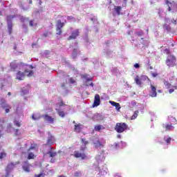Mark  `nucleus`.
I'll return each instance as SVG.
<instances>
[{"mask_svg": "<svg viewBox=\"0 0 177 177\" xmlns=\"http://www.w3.org/2000/svg\"><path fill=\"white\" fill-rule=\"evenodd\" d=\"M174 91V88H170V89L169 90V93H173Z\"/></svg>", "mask_w": 177, "mask_h": 177, "instance_id": "57", "label": "nucleus"}, {"mask_svg": "<svg viewBox=\"0 0 177 177\" xmlns=\"http://www.w3.org/2000/svg\"><path fill=\"white\" fill-rule=\"evenodd\" d=\"M165 23H167V24H169V19H168V18H165Z\"/></svg>", "mask_w": 177, "mask_h": 177, "instance_id": "55", "label": "nucleus"}, {"mask_svg": "<svg viewBox=\"0 0 177 177\" xmlns=\"http://www.w3.org/2000/svg\"><path fill=\"white\" fill-rule=\"evenodd\" d=\"M34 157H35V155H34L33 153L30 152L28 156V159L32 160V158H34Z\"/></svg>", "mask_w": 177, "mask_h": 177, "instance_id": "42", "label": "nucleus"}, {"mask_svg": "<svg viewBox=\"0 0 177 177\" xmlns=\"http://www.w3.org/2000/svg\"><path fill=\"white\" fill-rule=\"evenodd\" d=\"M164 85L165 88H171V84H169V82L168 81H164Z\"/></svg>", "mask_w": 177, "mask_h": 177, "instance_id": "41", "label": "nucleus"}, {"mask_svg": "<svg viewBox=\"0 0 177 177\" xmlns=\"http://www.w3.org/2000/svg\"><path fill=\"white\" fill-rule=\"evenodd\" d=\"M6 157V153L3 151H0V159L4 158Z\"/></svg>", "mask_w": 177, "mask_h": 177, "instance_id": "43", "label": "nucleus"}, {"mask_svg": "<svg viewBox=\"0 0 177 177\" xmlns=\"http://www.w3.org/2000/svg\"><path fill=\"white\" fill-rule=\"evenodd\" d=\"M17 164H19V162H10V164L8 165L7 167H6V177H9V172H10V171H12V169H13V168H15V165H17Z\"/></svg>", "mask_w": 177, "mask_h": 177, "instance_id": "14", "label": "nucleus"}, {"mask_svg": "<svg viewBox=\"0 0 177 177\" xmlns=\"http://www.w3.org/2000/svg\"><path fill=\"white\" fill-rule=\"evenodd\" d=\"M83 128H84V126H82V124H75L74 131L75 132H77V133H80V132H81Z\"/></svg>", "mask_w": 177, "mask_h": 177, "instance_id": "24", "label": "nucleus"}, {"mask_svg": "<svg viewBox=\"0 0 177 177\" xmlns=\"http://www.w3.org/2000/svg\"><path fill=\"white\" fill-rule=\"evenodd\" d=\"M104 151H101L100 152H99L95 157L97 165L94 164L93 168H94V169H95L96 171H99L98 177L107 175V167H106V166H104L103 169H100V167H99V164H102L103 161H104Z\"/></svg>", "mask_w": 177, "mask_h": 177, "instance_id": "1", "label": "nucleus"}, {"mask_svg": "<svg viewBox=\"0 0 177 177\" xmlns=\"http://www.w3.org/2000/svg\"><path fill=\"white\" fill-rule=\"evenodd\" d=\"M15 17L14 16H8L7 17V23H8V34H12V19Z\"/></svg>", "mask_w": 177, "mask_h": 177, "instance_id": "15", "label": "nucleus"}, {"mask_svg": "<svg viewBox=\"0 0 177 177\" xmlns=\"http://www.w3.org/2000/svg\"><path fill=\"white\" fill-rule=\"evenodd\" d=\"M171 23H173L174 24H176V20H172Z\"/></svg>", "mask_w": 177, "mask_h": 177, "instance_id": "62", "label": "nucleus"}, {"mask_svg": "<svg viewBox=\"0 0 177 177\" xmlns=\"http://www.w3.org/2000/svg\"><path fill=\"white\" fill-rule=\"evenodd\" d=\"M93 118H94V120H97V121H101L102 120H103V118L99 113H96L94 115Z\"/></svg>", "mask_w": 177, "mask_h": 177, "instance_id": "36", "label": "nucleus"}, {"mask_svg": "<svg viewBox=\"0 0 177 177\" xmlns=\"http://www.w3.org/2000/svg\"><path fill=\"white\" fill-rule=\"evenodd\" d=\"M4 125H5V122H2V120H0V137L2 135V132L5 129V128H3Z\"/></svg>", "mask_w": 177, "mask_h": 177, "instance_id": "33", "label": "nucleus"}, {"mask_svg": "<svg viewBox=\"0 0 177 177\" xmlns=\"http://www.w3.org/2000/svg\"><path fill=\"white\" fill-rule=\"evenodd\" d=\"M174 125L172 123H166L163 124V128H165V131H174L175 129Z\"/></svg>", "mask_w": 177, "mask_h": 177, "instance_id": "20", "label": "nucleus"}, {"mask_svg": "<svg viewBox=\"0 0 177 177\" xmlns=\"http://www.w3.org/2000/svg\"><path fill=\"white\" fill-rule=\"evenodd\" d=\"M121 6H115L114 7V10L115 12H116L117 15H118V16H120V15H121L120 12H121Z\"/></svg>", "mask_w": 177, "mask_h": 177, "instance_id": "34", "label": "nucleus"}, {"mask_svg": "<svg viewBox=\"0 0 177 177\" xmlns=\"http://www.w3.org/2000/svg\"><path fill=\"white\" fill-rule=\"evenodd\" d=\"M149 95L151 97H157V88L153 84H151V91L149 92Z\"/></svg>", "mask_w": 177, "mask_h": 177, "instance_id": "17", "label": "nucleus"}, {"mask_svg": "<svg viewBox=\"0 0 177 177\" xmlns=\"http://www.w3.org/2000/svg\"><path fill=\"white\" fill-rule=\"evenodd\" d=\"M45 176V174L44 172H41L40 174L35 175V177H44Z\"/></svg>", "mask_w": 177, "mask_h": 177, "instance_id": "47", "label": "nucleus"}, {"mask_svg": "<svg viewBox=\"0 0 177 177\" xmlns=\"http://www.w3.org/2000/svg\"><path fill=\"white\" fill-rule=\"evenodd\" d=\"M95 131H97V132H100V131H102L103 129V126L102 125H97L94 128Z\"/></svg>", "mask_w": 177, "mask_h": 177, "instance_id": "37", "label": "nucleus"}, {"mask_svg": "<svg viewBox=\"0 0 177 177\" xmlns=\"http://www.w3.org/2000/svg\"><path fill=\"white\" fill-rule=\"evenodd\" d=\"M64 26V23H62V21L60 19H58L57 21V35H62V28Z\"/></svg>", "mask_w": 177, "mask_h": 177, "instance_id": "12", "label": "nucleus"}, {"mask_svg": "<svg viewBox=\"0 0 177 177\" xmlns=\"http://www.w3.org/2000/svg\"><path fill=\"white\" fill-rule=\"evenodd\" d=\"M82 143H84V145L81 147V151H84V150L86 149V145H88V141H86L84 138H82Z\"/></svg>", "mask_w": 177, "mask_h": 177, "instance_id": "30", "label": "nucleus"}, {"mask_svg": "<svg viewBox=\"0 0 177 177\" xmlns=\"http://www.w3.org/2000/svg\"><path fill=\"white\" fill-rule=\"evenodd\" d=\"M175 63H176V58H175V56L168 55L166 60L167 66H168V67H174L175 66Z\"/></svg>", "mask_w": 177, "mask_h": 177, "instance_id": "8", "label": "nucleus"}, {"mask_svg": "<svg viewBox=\"0 0 177 177\" xmlns=\"http://www.w3.org/2000/svg\"><path fill=\"white\" fill-rule=\"evenodd\" d=\"M127 129H128V125L124 122L117 123L115 127V130L118 133H122V132L127 131Z\"/></svg>", "mask_w": 177, "mask_h": 177, "instance_id": "5", "label": "nucleus"}, {"mask_svg": "<svg viewBox=\"0 0 177 177\" xmlns=\"http://www.w3.org/2000/svg\"><path fill=\"white\" fill-rule=\"evenodd\" d=\"M143 44H144V45H146V46L149 45V43L147 41H146L145 43H143Z\"/></svg>", "mask_w": 177, "mask_h": 177, "instance_id": "64", "label": "nucleus"}, {"mask_svg": "<svg viewBox=\"0 0 177 177\" xmlns=\"http://www.w3.org/2000/svg\"><path fill=\"white\" fill-rule=\"evenodd\" d=\"M22 168L25 172H30L31 171V165L28 164V161L24 162Z\"/></svg>", "mask_w": 177, "mask_h": 177, "instance_id": "21", "label": "nucleus"}, {"mask_svg": "<svg viewBox=\"0 0 177 177\" xmlns=\"http://www.w3.org/2000/svg\"><path fill=\"white\" fill-rule=\"evenodd\" d=\"M30 91V85L27 84L25 87L21 88V95H27Z\"/></svg>", "mask_w": 177, "mask_h": 177, "instance_id": "26", "label": "nucleus"}, {"mask_svg": "<svg viewBox=\"0 0 177 177\" xmlns=\"http://www.w3.org/2000/svg\"><path fill=\"white\" fill-rule=\"evenodd\" d=\"M82 78H83L85 82H89V81H92V78L89 77V75H82Z\"/></svg>", "mask_w": 177, "mask_h": 177, "instance_id": "29", "label": "nucleus"}, {"mask_svg": "<svg viewBox=\"0 0 177 177\" xmlns=\"http://www.w3.org/2000/svg\"><path fill=\"white\" fill-rule=\"evenodd\" d=\"M26 74H27L28 77H32L34 72L32 71H30L28 72L27 70H25L24 72L19 71L16 74V79L19 80V81H23L26 77Z\"/></svg>", "mask_w": 177, "mask_h": 177, "instance_id": "2", "label": "nucleus"}, {"mask_svg": "<svg viewBox=\"0 0 177 177\" xmlns=\"http://www.w3.org/2000/svg\"><path fill=\"white\" fill-rule=\"evenodd\" d=\"M14 124H15V125H16V127H21V124L20 123V122L17 121V120L14 121Z\"/></svg>", "mask_w": 177, "mask_h": 177, "instance_id": "46", "label": "nucleus"}, {"mask_svg": "<svg viewBox=\"0 0 177 177\" xmlns=\"http://www.w3.org/2000/svg\"><path fill=\"white\" fill-rule=\"evenodd\" d=\"M86 86H89V85H90V86H93V83L91 82L90 84L86 83Z\"/></svg>", "mask_w": 177, "mask_h": 177, "instance_id": "56", "label": "nucleus"}, {"mask_svg": "<svg viewBox=\"0 0 177 177\" xmlns=\"http://www.w3.org/2000/svg\"><path fill=\"white\" fill-rule=\"evenodd\" d=\"M117 138H118V139L121 138V135H120V134H118V135L117 136Z\"/></svg>", "mask_w": 177, "mask_h": 177, "instance_id": "63", "label": "nucleus"}, {"mask_svg": "<svg viewBox=\"0 0 177 177\" xmlns=\"http://www.w3.org/2000/svg\"><path fill=\"white\" fill-rule=\"evenodd\" d=\"M105 52H106V56H108L109 57H112V56H113L112 51H111L110 50H105Z\"/></svg>", "mask_w": 177, "mask_h": 177, "instance_id": "39", "label": "nucleus"}, {"mask_svg": "<svg viewBox=\"0 0 177 177\" xmlns=\"http://www.w3.org/2000/svg\"><path fill=\"white\" fill-rule=\"evenodd\" d=\"M28 146V144L26 143L25 144V147L20 148L21 149H22L23 153H27L28 151H31V150H32V151H37V144H31L30 148H27Z\"/></svg>", "mask_w": 177, "mask_h": 177, "instance_id": "9", "label": "nucleus"}, {"mask_svg": "<svg viewBox=\"0 0 177 177\" xmlns=\"http://www.w3.org/2000/svg\"><path fill=\"white\" fill-rule=\"evenodd\" d=\"M69 82H70V84H75V80H74V79H73V78H70Z\"/></svg>", "mask_w": 177, "mask_h": 177, "instance_id": "51", "label": "nucleus"}, {"mask_svg": "<svg viewBox=\"0 0 177 177\" xmlns=\"http://www.w3.org/2000/svg\"><path fill=\"white\" fill-rule=\"evenodd\" d=\"M147 80L149 81V77L146 75H141L140 78L139 76H136L135 78V82L137 85H142V81H147Z\"/></svg>", "mask_w": 177, "mask_h": 177, "instance_id": "13", "label": "nucleus"}, {"mask_svg": "<svg viewBox=\"0 0 177 177\" xmlns=\"http://www.w3.org/2000/svg\"><path fill=\"white\" fill-rule=\"evenodd\" d=\"M56 156H57V153H56V151L52 150V148H50L48 151L46 153L44 154V157H49V158H51L50 162L52 164H53V162H55L56 161V159L55 158V157H56Z\"/></svg>", "mask_w": 177, "mask_h": 177, "instance_id": "4", "label": "nucleus"}, {"mask_svg": "<svg viewBox=\"0 0 177 177\" xmlns=\"http://www.w3.org/2000/svg\"><path fill=\"white\" fill-rule=\"evenodd\" d=\"M164 28H165V30H167V31H169V26H168V24H165L163 26Z\"/></svg>", "mask_w": 177, "mask_h": 177, "instance_id": "49", "label": "nucleus"}, {"mask_svg": "<svg viewBox=\"0 0 177 177\" xmlns=\"http://www.w3.org/2000/svg\"><path fill=\"white\" fill-rule=\"evenodd\" d=\"M164 140L166 142L167 145H169V143H171V138L169 136H166L164 137Z\"/></svg>", "mask_w": 177, "mask_h": 177, "instance_id": "35", "label": "nucleus"}, {"mask_svg": "<svg viewBox=\"0 0 177 177\" xmlns=\"http://www.w3.org/2000/svg\"><path fill=\"white\" fill-rule=\"evenodd\" d=\"M73 48V52L72 53V56L73 59H75L77 57V55L78 53V47L77 46V44H75V46Z\"/></svg>", "mask_w": 177, "mask_h": 177, "instance_id": "27", "label": "nucleus"}, {"mask_svg": "<svg viewBox=\"0 0 177 177\" xmlns=\"http://www.w3.org/2000/svg\"><path fill=\"white\" fill-rule=\"evenodd\" d=\"M1 106L3 108V109H6V113H9V111H10L9 110V108H10V106H9V104L5 103V102H3L1 103Z\"/></svg>", "mask_w": 177, "mask_h": 177, "instance_id": "31", "label": "nucleus"}, {"mask_svg": "<svg viewBox=\"0 0 177 177\" xmlns=\"http://www.w3.org/2000/svg\"><path fill=\"white\" fill-rule=\"evenodd\" d=\"M93 143L96 149H100L104 146L106 141L102 138H94L93 139Z\"/></svg>", "mask_w": 177, "mask_h": 177, "instance_id": "6", "label": "nucleus"}, {"mask_svg": "<svg viewBox=\"0 0 177 177\" xmlns=\"http://www.w3.org/2000/svg\"><path fill=\"white\" fill-rule=\"evenodd\" d=\"M64 106L67 107L66 104L63 103V102H60L59 103L57 104L55 110L57 113V114L59 115V117L64 118L66 115V113H64Z\"/></svg>", "mask_w": 177, "mask_h": 177, "instance_id": "3", "label": "nucleus"}, {"mask_svg": "<svg viewBox=\"0 0 177 177\" xmlns=\"http://www.w3.org/2000/svg\"><path fill=\"white\" fill-rule=\"evenodd\" d=\"M97 106H100V95L99 94L95 95L93 107H97Z\"/></svg>", "mask_w": 177, "mask_h": 177, "instance_id": "18", "label": "nucleus"}, {"mask_svg": "<svg viewBox=\"0 0 177 177\" xmlns=\"http://www.w3.org/2000/svg\"><path fill=\"white\" fill-rule=\"evenodd\" d=\"M152 77H153L155 78V77H157V75H158V74L157 73H153L151 74Z\"/></svg>", "mask_w": 177, "mask_h": 177, "instance_id": "54", "label": "nucleus"}, {"mask_svg": "<svg viewBox=\"0 0 177 177\" xmlns=\"http://www.w3.org/2000/svg\"><path fill=\"white\" fill-rule=\"evenodd\" d=\"M158 15L160 17H164V16H165V12H164V10H162V9H159Z\"/></svg>", "mask_w": 177, "mask_h": 177, "instance_id": "38", "label": "nucleus"}, {"mask_svg": "<svg viewBox=\"0 0 177 177\" xmlns=\"http://www.w3.org/2000/svg\"><path fill=\"white\" fill-rule=\"evenodd\" d=\"M73 156L76 158H81V160H86L87 158L86 154H85V153H84V151H82L81 149L80 151H75L73 153Z\"/></svg>", "mask_w": 177, "mask_h": 177, "instance_id": "10", "label": "nucleus"}, {"mask_svg": "<svg viewBox=\"0 0 177 177\" xmlns=\"http://www.w3.org/2000/svg\"><path fill=\"white\" fill-rule=\"evenodd\" d=\"M80 35V30L76 29L73 32H72V34L71 36L68 37V39L70 41L71 39H75L77 37Z\"/></svg>", "mask_w": 177, "mask_h": 177, "instance_id": "19", "label": "nucleus"}, {"mask_svg": "<svg viewBox=\"0 0 177 177\" xmlns=\"http://www.w3.org/2000/svg\"><path fill=\"white\" fill-rule=\"evenodd\" d=\"M41 117L44 118V121H46V122H48V124L55 123V118H52V116H49L48 115H44Z\"/></svg>", "mask_w": 177, "mask_h": 177, "instance_id": "16", "label": "nucleus"}, {"mask_svg": "<svg viewBox=\"0 0 177 177\" xmlns=\"http://www.w3.org/2000/svg\"><path fill=\"white\" fill-rule=\"evenodd\" d=\"M166 4L168 6L169 12H177V3L174 1L169 2L168 0H165Z\"/></svg>", "mask_w": 177, "mask_h": 177, "instance_id": "7", "label": "nucleus"}, {"mask_svg": "<svg viewBox=\"0 0 177 177\" xmlns=\"http://www.w3.org/2000/svg\"><path fill=\"white\" fill-rule=\"evenodd\" d=\"M109 103L111 104V106L115 107V110H117V111H120V110H121V105H120V103L115 102L114 101H109Z\"/></svg>", "mask_w": 177, "mask_h": 177, "instance_id": "23", "label": "nucleus"}, {"mask_svg": "<svg viewBox=\"0 0 177 177\" xmlns=\"http://www.w3.org/2000/svg\"><path fill=\"white\" fill-rule=\"evenodd\" d=\"M136 35H138V37H142V35H143V30H138L136 32Z\"/></svg>", "mask_w": 177, "mask_h": 177, "instance_id": "45", "label": "nucleus"}, {"mask_svg": "<svg viewBox=\"0 0 177 177\" xmlns=\"http://www.w3.org/2000/svg\"><path fill=\"white\" fill-rule=\"evenodd\" d=\"M134 67H135V68H139L140 67V66L139 65V64H135Z\"/></svg>", "mask_w": 177, "mask_h": 177, "instance_id": "53", "label": "nucleus"}, {"mask_svg": "<svg viewBox=\"0 0 177 177\" xmlns=\"http://www.w3.org/2000/svg\"><path fill=\"white\" fill-rule=\"evenodd\" d=\"M115 176L121 177V174H118V173H116V174H115Z\"/></svg>", "mask_w": 177, "mask_h": 177, "instance_id": "61", "label": "nucleus"}, {"mask_svg": "<svg viewBox=\"0 0 177 177\" xmlns=\"http://www.w3.org/2000/svg\"><path fill=\"white\" fill-rule=\"evenodd\" d=\"M127 0H124V3H123V5H122L123 7H124V6H127Z\"/></svg>", "mask_w": 177, "mask_h": 177, "instance_id": "58", "label": "nucleus"}, {"mask_svg": "<svg viewBox=\"0 0 177 177\" xmlns=\"http://www.w3.org/2000/svg\"><path fill=\"white\" fill-rule=\"evenodd\" d=\"M138 114H139V111H136L134 112V114L131 116V120H135L136 118H137Z\"/></svg>", "mask_w": 177, "mask_h": 177, "instance_id": "40", "label": "nucleus"}, {"mask_svg": "<svg viewBox=\"0 0 177 177\" xmlns=\"http://www.w3.org/2000/svg\"><path fill=\"white\" fill-rule=\"evenodd\" d=\"M41 117H42V115L41 116V114H39V113H33L32 115V120H34V121H38V120H39Z\"/></svg>", "mask_w": 177, "mask_h": 177, "instance_id": "28", "label": "nucleus"}, {"mask_svg": "<svg viewBox=\"0 0 177 177\" xmlns=\"http://www.w3.org/2000/svg\"><path fill=\"white\" fill-rule=\"evenodd\" d=\"M75 177H81V176H82V173L81 171H76L75 173Z\"/></svg>", "mask_w": 177, "mask_h": 177, "instance_id": "44", "label": "nucleus"}, {"mask_svg": "<svg viewBox=\"0 0 177 177\" xmlns=\"http://www.w3.org/2000/svg\"><path fill=\"white\" fill-rule=\"evenodd\" d=\"M169 124H174V125L177 124L176 119L173 116H169Z\"/></svg>", "mask_w": 177, "mask_h": 177, "instance_id": "32", "label": "nucleus"}, {"mask_svg": "<svg viewBox=\"0 0 177 177\" xmlns=\"http://www.w3.org/2000/svg\"><path fill=\"white\" fill-rule=\"evenodd\" d=\"M7 132H12L13 131L15 135H19V129H15L13 127H12V124H8L7 129H6Z\"/></svg>", "mask_w": 177, "mask_h": 177, "instance_id": "22", "label": "nucleus"}, {"mask_svg": "<svg viewBox=\"0 0 177 177\" xmlns=\"http://www.w3.org/2000/svg\"><path fill=\"white\" fill-rule=\"evenodd\" d=\"M55 143V137L50 134H48V138L47 140V145L50 146Z\"/></svg>", "mask_w": 177, "mask_h": 177, "instance_id": "25", "label": "nucleus"}, {"mask_svg": "<svg viewBox=\"0 0 177 177\" xmlns=\"http://www.w3.org/2000/svg\"><path fill=\"white\" fill-rule=\"evenodd\" d=\"M73 72L75 74H77L78 71L75 69V68H73Z\"/></svg>", "mask_w": 177, "mask_h": 177, "instance_id": "60", "label": "nucleus"}, {"mask_svg": "<svg viewBox=\"0 0 177 177\" xmlns=\"http://www.w3.org/2000/svg\"><path fill=\"white\" fill-rule=\"evenodd\" d=\"M21 64H17L16 61H14L10 64V68L12 71H19V70L21 69Z\"/></svg>", "mask_w": 177, "mask_h": 177, "instance_id": "11", "label": "nucleus"}, {"mask_svg": "<svg viewBox=\"0 0 177 177\" xmlns=\"http://www.w3.org/2000/svg\"><path fill=\"white\" fill-rule=\"evenodd\" d=\"M113 146H115V147H116V149H117V147H118V143H117V142H115L114 144H113Z\"/></svg>", "mask_w": 177, "mask_h": 177, "instance_id": "59", "label": "nucleus"}, {"mask_svg": "<svg viewBox=\"0 0 177 177\" xmlns=\"http://www.w3.org/2000/svg\"><path fill=\"white\" fill-rule=\"evenodd\" d=\"M29 24L30 27H34V26H37V24L34 23V21H30Z\"/></svg>", "mask_w": 177, "mask_h": 177, "instance_id": "48", "label": "nucleus"}, {"mask_svg": "<svg viewBox=\"0 0 177 177\" xmlns=\"http://www.w3.org/2000/svg\"><path fill=\"white\" fill-rule=\"evenodd\" d=\"M121 145L123 147H127V142H124V141H122L121 142Z\"/></svg>", "mask_w": 177, "mask_h": 177, "instance_id": "52", "label": "nucleus"}, {"mask_svg": "<svg viewBox=\"0 0 177 177\" xmlns=\"http://www.w3.org/2000/svg\"><path fill=\"white\" fill-rule=\"evenodd\" d=\"M50 32H45L44 33V37H49V35H50Z\"/></svg>", "mask_w": 177, "mask_h": 177, "instance_id": "50", "label": "nucleus"}]
</instances>
